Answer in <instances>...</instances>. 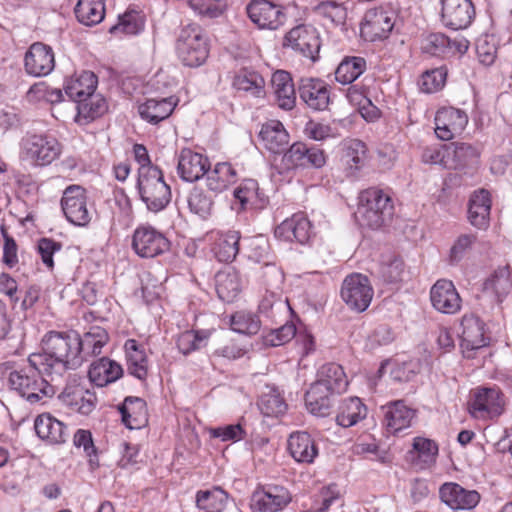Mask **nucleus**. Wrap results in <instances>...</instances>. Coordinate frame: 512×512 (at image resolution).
<instances>
[{"instance_id": "1", "label": "nucleus", "mask_w": 512, "mask_h": 512, "mask_svg": "<svg viewBox=\"0 0 512 512\" xmlns=\"http://www.w3.org/2000/svg\"><path fill=\"white\" fill-rule=\"evenodd\" d=\"M42 353H33L28 362L50 377H61L68 369H76L82 365L79 356L78 333L75 331H50L42 339Z\"/></svg>"}, {"instance_id": "2", "label": "nucleus", "mask_w": 512, "mask_h": 512, "mask_svg": "<svg viewBox=\"0 0 512 512\" xmlns=\"http://www.w3.org/2000/svg\"><path fill=\"white\" fill-rule=\"evenodd\" d=\"M44 375L42 371L29 363L27 367L10 372L8 385L29 403H44L47 398L55 394L54 385L44 378Z\"/></svg>"}, {"instance_id": "3", "label": "nucleus", "mask_w": 512, "mask_h": 512, "mask_svg": "<svg viewBox=\"0 0 512 512\" xmlns=\"http://www.w3.org/2000/svg\"><path fill=\"white\" fill-rule=\"evenodd\" d=\"M393 214L392 199L382 190L370 188L360 194L356 217L362 227L377 230L389 223Z\"/></svg>"}, {"instance_id": "4", "label": "nucleus", "mask_w": 512, "mask_h": 512, "mask_svg": "<svg viewBox=\"0 0 512 512\" xmlns=\"http://www.w3.org/2000/svg\"><path fill=\"white\" fill-rule=\"evenodd\" d=\"M137 188L141 200L151 212L163 210L171 201V190L157 167L138 169Z\"/></svg>"}, {"instance_id": "5", "label": "nucleus", "mask_w": 512, "mask_h": 512, "mask_svg": "<svg viewBox=\"0 0 512 512\" xmlns=\"http://www.w3.org/2000/svg\"><path fill=\"white\" fill-rule=\"evenodd\" d=\"M176 48L179 59L188 67H199L209 54L206 34L198 24H188L181 29Z\"/></svg>"}, {"instance_id": "6", "label": "nucleus", "mask_w": 512, "mask_h": 512, "mask_svg": "<svg viewBox=\"0 0 512 512\" xmlns=\"http://www.w3.org/2000/svg\"><path fill=\"white\" fill-rule=\"evenodd\" d=\"M62 152V145L53 136L31 134L21 141L23 159L35 166H46L56 160Z\"/></svg>"}, {"instance_id": "7", "label": "nucleus", "mask_w": 512, "mask_h": 512, "mask_svg": "<svg viewBox=\"0 0 512 512\" xmlns=\"http://www.w3.org/2000/svg\"><path fill=\"white\" fill-rule=\"evenodd\" d=\"M340 295L351 310L363 312L369 307L374 291L367 276L352 273L345 277Z\"/></svg>"}, {"instance_id": "8", "label": "nucleus", "mask_w": 512, "mask_h": 512, "mask_svg": "<svg viewBox=\"0 0 512 512\" xmlns=\"http://www.w3.org/2000/svg\"><path fill=\"white\" fill-rule=\"evenodd\" d=\"M169 239L150 225L138 226L132 236V248L141 258H155L170 250Z\"/></svg>"}, {"instance_id": "9", "label": "nucleus", "mask_w": 512, "mask_h": 512, "mask_svg": "<svg viewBox=\"0 0 512 512\" xmlns=\"http://www.w3.org/2000/svg\"><path fill=\"white\" fill-rule=\"evenodd\" d=\"M246 12L251 22L262 30H278L287 21L284 6L270 0H251Z\"/></svg>"}, {"instance_id": "10", "label": "nucleus", "mask_w": 512, "mask_h": 512, "mask_svg": "<svg viewBox=\"0 0 512 512\" xmlns=\"http://www.w3.org/2000/svg\"><path fill=\"white\" fill-rule=\"evenodd\" d=\"M504 400L496 387H478L472 391L468 403L469 413L478 419L493 418L503 412Z\"/></svg>"}, {"instance_id": "11", "label": "nucleus", "mask_w": 512, "mask_h": 512, "mask_svg": "<svg viewBox=\"0 0 512 512\" xmlns=\"http://www.w3.org/2000/svg\"><path fill=\"white\" fill-rule=\"evenodd\" d=\"M91 385L73 377L59 395L62 403L82 415H89L97 405V397Z\"/></svg>"}, {"instance_id": "12", "label": "nucleus", "mask_w": 512, "mask_h": 512, "mask_svg": "<svg viewBox=\"0 0 512 512\" xmlns=\"http://www.w3.org/2000/svg\"><path fill=\"white\" fill-rule=\"evenodd\" d=\"M62 210L69 222L76 226H86L92 215L87 207L86 191L79 185L67 187L61 199Z\"/></svg>"}, {"instance_id": "13", "label": "nucleus", "mask_w": 512, "mask_h": 512, "mask_svg": "<svg viewBox=\"0 0 512 512\" xmlns=\"http://www.w3.org/2000/svg\"><path fill=\"white\" fill-rule=\"evenodd\" d=\"M292 500L288 489L279 485H267L254 491L250 507L253 512H279Z\"/></svg>"}, {"instance_id": "14", "label": "nucleus", "mask_w": 512, "mask_h": 512, "mask_svg": "<svg viewBox=\"0 0 512 512\" xmlns=\"http://www.w3.org/2000/svg\"><path fill=\"white\" fill-rule=\"evenodd\" d=\"M441 6V21L453 30L468 28L476 16L471 0H441Z\"/></svg>"}, {"instance_id": "15", "label": "nucleus", "mask_w": 512, "mask_h": 512, "mask_svg": "<svg viewBox=\"0 0 512 512\" xmlns=\"http://www.w3.org/2000/svg\"><path fill=\"white\" fill-rule=\"evenodd\" d=\"M395 24V15L382 8L370 9L361 23V35L365 40L377 41L388 37Z\"/></svg>"}, {"instance_id": "16", "label": "nucleus", "mask_w": 512, "mask_h": 512, "mask_svg": "<svg viewBox=\"0 0 512 512\" xmlns=\"http://www.w3.org/2000/svg\"><path fill=\"white\" fill-rule=\"evenodd\" d=\"M284 46L315 61L320 50L319 34L311 25H298L286 34Z\"/></svg>"}, {"instance_id": "17", "label": "nucleus", "mask_w": 512, "mask_h": 512, "mask_svg": "<svg viewBox=\"0 0 512 512\" xmlns=\"http://www.w3.org/2000/svg\"><path fill=\"white\" fill-rule=\"evenodd\" d=\"M468 123L467 114L454 107H443L435 116L436 136L444 141L451 140L462 133Z\"/></svg>"}, {"instance_id": "18", "label": "nucleus", "mask_w": 512, "mask_h": 512, "mask_svg": "<svg viewBox=\"0 0 512 512\" xmlns=\"http://www.w3.org/2000/svg\"><path fill=\"white\" fill-rule=\"evenodd\" d=\"M461 327L462 352L467 358H472L474 351L489 344V338L485 335V324L475 315H465Z\"/></svg>"}, {"instance_id": "19", "label": "nucleus", "mask_w": 512, "mask_h": 512, "mask_svg": "<svg viewBox=\"0 0 512 512\" xmlns=\"http://www.w3.org/2000/svg\"><path fill=\"white\" fill-rule=\"evenodd\" d=\"M25 71L32 76L49 75L55 67V56L52 48L44 43H33L24 57Z\"/></svg>"}, {"instance_id": "20", "label": "nucleus", "mask_w": 512, "mask_h": 512, "mask_svg": "<svg viewBox=\"0 0 512 512\" xmlns=\"http://www.w3.org/2000/svg\"><path fill=\"white\" fill-rule=\"evenodd\" d=\"M432 306L444 314H455L461 309V297L452 281L440 279L430 290Z\"/></svg>"}, {"instance_id": "21", "label": "nucleus", "mask_w": 512, "mask_h": 512, "mask_svg": "<svg viewBox=\"0 0 512 512\" xmlns=\"http://www.w3.org/2000/svg\"><path fill=\"white\" fill-rule=\"evenodd\" d=\"M300 99L311 109L323 111L330 103V93L327 84L321 79L303 78L299 87Z\"/></svg>"}, {"instance_id": "22", "label": "nucleus", "mask_w": 512, "mask_h": 512, "mask_svg": "<svg viewBox=\"0 0 512 512\" xmlns=\"http://www.w3.org/2000/svg\"><path fill=\"white\" fill-rule=\"evenodd\" d=\"M469 47V41L464 37L451 40L443 33H431L423 40L422 50L433 56H447L456 53L464 54Z\"/></svg>"}, {"instance_id": "23", "label": "nucleus", "mask_w": 512, "mask_h": 512, "mask_svg": "<svg viewBox=\"0 0 512 512\" xmlns=\"http://www.w3.org/2000/svg\"><path fill=\"white\" fill-rule=\"evenodd\" d=\"M312 235V225L304 213H296L285 219L275 229V236L284 241L305 244Z\"/></svg>"}, {"instance_id": "24", "label": "nucleus", "mask_w": 512, "mask_h": 512, "mask_svg": "<svg viewBox=\"0 0 512 512\" xmlns=\"http://www.w3.org/2000/svg\"><path fill=\"white\" fill-rule=\"evenodd\" d=\"M441 500L454 510H471L480 501L475 490H466L457 483H445L439 490Z\"/></svg>"}, {"instance_id": "25", "label": "nucleus", "mask_w": 512, "mask_h": 512, "mask_svg": "<svg viewBox=\"0 0 512 512\" xmlns=\"http://www.w3.org/2000/svg\"><path fill=\"white\" fill-rule=\"evenodd\" d=\"M384 415V425L388 432L396 434L411 425L415 412L402 400L390 402L381 407Z\"/></svg>"}, {"instance_id": "26", "label": "nucleus", "mask_w": 512, "mask_h": 512, "mask_svg": "<svg viewBox=\"0 0 512 512\" xmlns=\"http://www.w3.org/2000/svg\"><path fill=\"white\" fill-rule=\"evenodd\" d=\"M177 170L183 180L194 182L208 172L209 161L202 154L183 149L179 156Z\"/></svg>"}, {"instance_id": "27", "label": "nucleus", "mask_w": 512, "mask_h": 512, "mask_svg": "<svg viewBox=\"0 0 512 512\" xmlns=\"http://www.w3.org/2000/svg\"><path fill=\"white\" fill-rule=\"evenodd\" d=\"M437 455L438 446L433 440L416 437L406 459L416 470H425L436 462Z\"/></svg>"}, {"instance_id": "28", "label": "nucleus", "mask_w": 512, "mask_h": 512, "mask_svg": "<svg viewBox=\"0 0 512 512\" xmlns=\"http://www.w3.org/2000/svg\"><path fill=\"white\" fill-rule=\"evenodd\" d=\"M447 169L475 168L479 164L480 151L469 143L453 142L448 145Z\"/></svg>"}, {"instance_id": "29", "label": "nucleus", "mask_w": 512, "mask_h": 512, "mask_svg": "<svg viewBox=\"0 0 512 512\" xmlns=\"http://www.w3.org/2000/svg\"><path fill=\"white\" fill-rule=\"evenodd\" d=\"M259 139L265 149L274 154L285 151L289 143V135L283 124L277 120H270L262 125Z\"/></svg>"}, {"instance_id": "30", "label": "nucleus", "mask_w": 512, "mask_h": 512, "mask_svg": "<svg viewBox=\"0 0 512 512\" xmlns=\"http://www.w3.org/2000/svg\"><path fill=\"white\" fill-rule=\"evenodd\" d=\"M313 385L320 386L331 394H339L346 391L348 380L342 366L328 363L319 369Z\"/></svg>"}, {"instance_id": "31", "label": "nucleus", "mask_w": 512, "mask_h": 512, "mask_svg": "<svg viewBox=\"0 0 512 512\" xmlns=\"http://www.w3.org/2000/svg\"><path fill=\"white\" fill-rule=\"evenodd\" d=\"M123 374L120 364L108 357H102L91 363L88 377L98 387H104L119 379Z\"/></svg>"}, {"instance_id": "32", "label": "nucleus", "mask_w": 512, "mask_h": 512, "mask_svg": "<svg viewBox=\"0 0 512 512\" xmlns=\"http://www.w3.org/2000/svg\"><path fill=\"white\" fill-rule=\"evenodd\" d=\"M109 335L100 326H93L83 336L78 335L79 356H82V363L88 358L101 354L102 348L107 345Z\"/></svg>"}, {"instance_id": "33", "label": "nucleus", "mask_w": 512, "mask_h": 512, "mask_svg": "<svg viewBox=\"0 0 512 512\" xmlns=\"http://www.w3.org/2000/svg\"><path fill=\"white\" fill-rule=\"evenodd\" d=\"M122 421L129 429H140L148 422L147 404L139 397H126L119 407Z\"/></svg>"}, {"instance_id": "34", "label": "nucleus", "mask_w": 512, "mask_h": 512, "mask_svg": "<svg viewBox=\"0 0 512 512\" xmlns=\"http://www.w3.org/2000/svg\"><path fill=\"white\" fill-rule=\"evenodd\" d=\"M291 456L300 463H312L318 455V448L307 432L292 433L288 439Z\"/></svg>"}, {"instance_id": "35", "label": "nucleus", "mask_w": 512, "mask_h": 512, "mask_svg": "<svg viewBox=\"0 0 512 512\" xmlns=\"http://www.w3.org/2000/svg\"><path fill=\"white\" fill-rule=\"evenodd\" d=\"M271 84L278 106L284 110L294 108L296 93L290 74L284 70L276 71L272 75Z\"/></svg>"}, {"instance_id": "36", "label": "nucleus", "mask_w": 512, "mask_h": 512, "mask_svg": "<svg viewBox=\"0 0 512 512\" xmlns=\"http://www.w3.org/2000/svg\"><path fill=\"white\" fill-rule=\"evenodd\" d=\"M36 434L52 444H61L66 441V426L50 414H41L35 419Z\"/></svg>"}, {"instance_id": "37", "label": "nucleus", "mask_w": 512, "mask_h": 512, "mask_svg": "<svg viewBox=\"0 0 512 512\" xmlns=\"http://www.w3.org/2000/svg\"><path fill=\"white\" fill-rule=\"evenodd\" d=\"M176 106L173 97L162 99H147L138 106V112L142 119L151 124H157L168 118Z\"/></svg>"}, {"instance_id": "38", "label": "nucleus", "mask_w": 512, "mask_h": 512, "mask_svg": "<svg viewBox=\"0 0 512 512\" xmlns=\"http://www.w3.org/2000/svg\"><path fill=\"white\" fill-rule=\"evenodd\" d=\"M128 372L140 380L148 374V359L144 346L135 339H128L124 345Z\"/></svg>"}, {"instance_id": "39", "label": "nucleus", "mask_w": 512, "mask_h": 512, "mask_svg": "<svg viewBox=\"0 0 512 512\" xmlns=\"http://www.w3.org/2000/svg\"><path fill=\"white\" fill-rule=\"evenodd\" d=\"M368 159L366 144L359 139H348L342 143L341 160L351 174L359 171Z\"/></svg>"}, {"instance_id": "40", "label": "nucleus", "mask_w": 512, "mask_h": 512, "mask_svg": "<svg viewBox=\"0 0 512 512\" xmlns=\"http://www.w3.org/2000/svg\"><path fill=\"white\" fill-rule=\"evenodd\" d=\"M367 416V407L358 397L344 399L338 408L336 422L344 428L356 425Z\"/></svg>"}, {"instance_id": "41", "label": "nucleus", "mask_w": 512, "mask_h": 512, "mask_svg": "<svg viewBox=\"0 0 512 512\" xmlns=\"http://www.w3.org/2000/svg\"><path fill=\"white\" fill-rule=\"evenodd\" d=\"M97 83V76L93 72L83 71L67 82L65 93L71 100L79 103L85 97L94 93Z\"/></svg>"}, {"instance_id": "42", "label": "nucleus", "mask_w": 512, "mask_h": 512, "mask_svg": "<svg viewBox=\"0 0 512 512\" xmlns=\"http://www.w3.org/2000/svg\"><path fill=\"white\" fill-rule=\"evenodd\" d=\"M237 181L236 170L230 163H217L207 174L206 183L209 190L220 193Z\"/></svg>"}, {"instance_id": "43", "label": "nucleus", "mask_w": 512, "mask_h": 512, "mask_svg": "<svg viewBox=\"0 0 512 512\" xmlns=\"http://www.w3.org/2000/svg\"><path fill=\"white\" fill-rule=\"evenodd\" d=\"M229 502V495L221 487L200 490L196 494V505L207 512H223Z\"/></svg>"}, {"instance_id": "44", "label": "nucleus", "mask_w": 512, "mask_h": 512, "mask_svg": "<svg viewBox=\"0 0 512 512\" xmlns=\"http://www.w3.org/2000/svg\"><path fill=\"white\" fill-rule=\"evenodd\" d=\"M240 233L238 231H227L219 234L213 252L219 262H232L239 252Z\"/></svg>"}, {"instance_id": "45", "label": "nucleus", "mask_w": 512, "mask_h": 512, "mask_svg": "<svg viewBox=\"0 0 512 512\" xmlns=\"http://www.w3.org/2000/svg\"><path fill=\"white\" fill-rule=\"evenodd\" d=\"M333 395L329 391L320 388V386L312 384L305 395L306 406L316 416H327L333 404Z\"/></svg>"}, {"instance_id": "46", "label": "nucleus", "mask_w": 512, "mask_h": 512, "mask_svg": "<svg viewBox=\"0 0 512 512\" xmlns=\"http://www.w3.org/2000/svg\"><path fill=\"white\" fill-rule=\"evenodd\" d=\"M74 13L81 24L93 26L104 19V3L102 0H78Z\"/></svg>"}, {"instance_id": "47", "label": "nucleus", "mask_w": 512, "mask_h": 512, "mask_svg": "<svg viewBox=\"0 0 512 512\" xmlns=\"http://www.w3.org/2000/svg\"><path fill=\"white\" fill-rule=\"evenodd\" d=\"M366 70V60L362 57H346L335 71L337 82L346 85L354 82Z\"/></svg>"}, {"instance_id": "48", "label": "nucleus", "mask_w": 512, "mask_h": 512, "mask_svg": "<svg viewBox=\"0 0 512 512\" xmlns=\"http://www.w3.org/2000/svg\"><path fill=\"white\" fill-rule=\"evenodd\" d=\"M218 297L224 302H232L241 291L239 277L235 272L222 271L215 276Z\"/></svg>"}, {"instance_id": "49", "label": "nucleus", "mask_w": 512, "mask_h": 512, "mask_svg": "<svg viewBox=\"0 0 512 512\" xmlns=\"http://www.w3.org/2000/svg\"><path fill=\"white\" fill-rule=\"evenodd\" d=\"M230 326L237 333L255 335L261 328V321L255 313L240 310L230 316Z\"/></svg>"}, {"instance_id": "50", "label": "nucleus", "mask_w": 512, "mask_h": 512, "mask_svg": "<svg viewBox=\"0 0 512 512\" xmlns=\"http://www.w3.org/2000/svg\"><path fill=\"white\" fill-rule=\"evenodd\" d=\"M143 27V17L139 12L131 10L119 15L118 23L111 26L109 32L113 35H136Z\"/></svg>"}, {"instance_id": "51", "label": "nucleus", "mask_w": 512, "mask_h": 512, "mask_svg": "<svg viewBox=\"0 0 512 512\" xmlns=\"http://www.w3.org/2000/svg\"><path fill=\"white\" fill-rule=\"evenodd\" d=\"M512 282L506 268L496 270L485 282L484 291L496 296L498 301L509 293Z\"/></svg>"}, {"instance_id": "52", "label": "nucleus", "mask_w": 512, "mask_h": 512, "mask_svg": "<svg viewBox=\"0 0 512 512\" xmlns=\"http://www.w3.org/2000/svg\"><path fill=\"white\" fill-rule=\"evenodd\" d=\"M233 85L237 90L251 93L260 97L264 94V79L254 71L242 70L234 78Z\"/></svg>"}, {"instance_id": "53", "label": "nucleus", "mask_w": 512, "mask_h": 512, "mask_svg": "<svg viewBox=\"0 0 512 512\" xmlns=\"http://www.w3.org/2000/svg\"><path fill=\"white\" fill-rule=\"evenodd\" d=\"M258 407L262 414L268 417H277L287 409L284 399L275 388H271L268 392L261 395Z\"/></svg>"}, {"instance_id": "54", "label": "nucleus", "mask_w": 512, "mask_h": 512, "mask_svg": "<svg viewBox=\"0 0 512 512\" xmlns=\"http://www.w3.org/2000/svg\"><path fill=\"white\" fill-rule=\"evenodd\" d=\"M76 108L79 117L93 120L102 116L107 111V103L101 95L93 93L77 103Z\"/></svg>"}, {"instance_id": "55", "label": "nucleus", "mask_w": 512, "mask_h": 512, "mask_svg": "<svg viewBox=\"0 0 512 512\" xmlns=\"http://www.w3.org/2000/svg\"><path fill=\"white\" fill-rule=\"evenodd\" d=\"M209 336L210 331L207 330L185 331L179 335L177 347L183 355H188L206 345Z\"/></svg>"}, {"instance_id": "56", "label": "nucleus", "mask_w": 512, "mask_h": 512, "mask_svg": "<svg viewBox=\"0 0 512 512\" xmlns=\"http://www.w3.org/2000/svg\"><path fill=\"white\" fill-rule=\"evenodd\" d=\"M188 206L192 213L206 218L213 208V200L202 189L194 187L188 196Z\"/></svg>"}, {"instance_id": "57", "label": "nucleus", "mask_w": 512, "mask_h": 512, "mask_svg": "<svg viewBox=\"0 0 512 512\" xmlns=\"http://www.w3.org/2000/svg\"><path fill=\"white\" fill-rule=\"evenodd\" d=\"M446 71L443 68H436L422 74L420 88L426 93H433L440 90L446 81Z\"/></svg>"}, {"instance_id": "58", "label": "nucleus", "mask_w": 512, "mask_h": 512, "mask_svg": "<svg viewBox=\"0 0 512 512\" xmlns=\"http://www.w3.org/2000/svg\"><path fill=\"white\" fill-rule=\"evenodd\" d=\"M73 443L77 448H83L85 454L89 457V463L92 468L98 466L96 448L89 430H77L73 437Z\"/></svg>"}, {"instance_id": "59", "label": "nucleus", "mask_w": 512, "mask_h": 512, "mask_svg": "<svg viewBox=\"0 0 512 512\" xmlns=\"http://www.w3.org/2000/svg\"><path fill=\"white\" fill-rule=\"evenodd\" d=\"M314 12L335 24L343 23L346 16L345 8L336 1H323L314 7Z\"/></svg>"}, {"instance_id": "60", "label": "nucleus", "mask_w": 512, "mask_h": 512, "mask_svg": "<svg viewBox=\"0 0 512 512\" xmlns=\"http://www.w3.org/2000/svg\"><path fill=\"white\" fill-rule=\"evenodd\" d=\"M188 4L202 17L217 18L223 12V4L220 0H189Z\"/></svg>"}, {"instance_id": "61", "label": "nucleus", "mask_w": 512, "mask_h": 512, "mask_svg": "<svg viewBox=\"0 0 512 512\" xmlns=\"http://www.w3.org/2000/svg\"><path fill=\"white\" fill-rule=\"evenodd\" d=\"M476 241V236L473 234L460 235L450 249V262L452 264L461 261L466 254L471 250Z\"/></svg>"}, {"instance_id": "62", "label": "nucleus", "mask_w": 512, "mask_h": 512, "mask_svg": "<svg viewBox=\"0 0 512 512\" xmlns=\"http://www.w3.org/2000/svg\"><path fill=\"white\" fill-rule=\"evenodd\" d=\"M258 189V184L255 180L249 179L243 181L235 190H234V198L236 200L235 204H238L236 208L238 211L244 210L246 205L253 199L256 195V191Z\"/></svg>"}, {"instance_id": "63", "label": "nucleus", "mask_w": 512, "mask_h": 512, "mask_svg": "<svg viewBox=\"0 0 512 512\" xmlns=\"http://www.w3.org/2000/svg\"><path fill=\"white\" fill-rule=\"evenodd\" d=\"M307 153V146L304 143L297 142L284 153L282 162L286 169L302 167L304 155Z\"/></svg>"}, {"instance_id": "64", "label": "nucleus", "mask_w": 512, "mask_h": 512, "mask_svg": "<svg viewBox=\"0 0 512 512\" xmlns=\"http://www.w3.org/2000/svg\"><path fill=\"white\" fill-rule=\"evenodd\" d=\"M320 505L317 503L307 512H326L334 503L340 502V492L336 484L323 488L320 492Z\"/></svg>"}]
</instances>
